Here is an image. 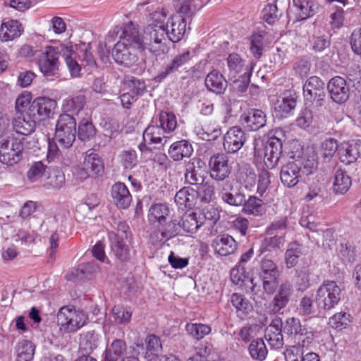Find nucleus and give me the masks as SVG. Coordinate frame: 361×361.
I'll use <instances>...</instances> for the list:
<instances>
[{
	"label": "nucleus",
	"mask_w": 361,
	"mask_h": 361,
	"mask_svg": "<svg viewBox=\"0 0 361 361\" xmlns=\"http://www.w3.org/2000/svg\"><path fill=\"white\" fill-rule=\"evenodd\" d=\"M184 176L185 183L190 185H202L206 176L204 163L197 157L191 159L185 164Z\"/></svg>",
	"instance_id": "17"
},
{
	"label": "nucleus",
	"mask_w": 361,
	"mask_h": 361,
	"mask_svg": "<svg viewBox=\"0 0 361 361\" xmlns=\"http://www.w3.org/2000/svg\"><path fill=\"white\" fill-rule=\"evenodd\" d=\"M102 343V336L95 331L83 332L80 336L79 345L81 351L91 354Z\"/></svg>",
	"instance_id": "31"
},
{
	"label": "nucleus",
	"mask_w": 361,
	"mask_h": 361,
	"mask_svg": "<svg viewBox=\"0 0 361 361\" xmlns=\"http://www.w3.org/2000/svg\"><path fill=\"white\" fill-rule=\"evenodd\" d=\"M192 59L191 52L189 50L184 51L174 56L168 63H165L159 71L154 80L157 82H161L169 75L179 71L189 63Z\"/></svg>",
	"instance_id": "15"
},
{
	"label": "nucleus",
	"mask_w": 361,
	"mask_h": 361,
	"mask_svg": "<svg viewBox=\"0 0 361 361\" xmlns=\"http://www.w3.org/2000/svg\"><path fill=\"white\" fill-rule=\"evenodd\" d=\"M262 200L255 196H250L242 205L243 211L248 214L257 215L261 211Z\"/></svg>",
	"instance_id": "60"
},
{
	"label": "nucleus",
	"mask_w": 361,
	"mask_h": 361,
	"mask_svg": "<svg viewBox=\"0 0 361 361\" xmlns=\"http://www.w3.org/2000/svg\"><path fill=\"white\" fill-rule=\"evenodd\" d=\"M193 152L192 145L186 140L173 142L169 149V157L175 161L190 157Z\"/></svg>",
	"instance_id": "33"
},
{
	"label": "nucleus",
	"mask_w": 361,
	"mask_h": 361,
	"mask_svg": "<svg viewBox=\"0 0 361 361\" xmlns=\"http://www.w3.org/2000/svg\"><path fill=\"white\" fill-rule=\"evenodd\" d=\"M295 4L298 6L301 20L314 16L319 10V5L314 0H298Z\"/></svg>",
	"instance_id": "47"
},
{
	"label": "nucleus",
	"mask_w": 361,
	"mask_h": 361,
	"mask_svg": "<svg viewBox=\"0 0 361 361\" xmlns=\"http://www.w3.org/2000/svg\"><path fill=\"white\" fill-rule=\"evenodd\" d=\"M176 15H180L186 18V21L195 13L196 6L192 0H177L174 2Z\"/></svg>",
	"instance_id": "49"
},
{
	"label": "nucleus",
	"mask_w": 361,
	"mask_h": 361,
	"mask_svg": "<svg viewBox=\"0 0 361 361\" xmlns=\"http://www.w3.org/2000/svg\"><path fill=\"white\" fill-rule=\"evenodd\" d=\"M202 224V222L198 221L195 212L184 214L180 221L181 229L190 233L197 232Z\"/></svg>",
	"instance_id": "48"
},
{
	"label": "nucleus",
	"mask_w": 361,
	"mask_h": 361,
	"mask_svg": "<svg viewBox=\"0 0 361 361\" xmlns=\"http://www.w3.org/2000/svg\"><path fill=\"white\" fill-rule=\"evenodd\" d=\"M47 166L42 161L34 162L27 172V180L30 183L38 181L44 174Z\"/></svg>",
	"instance_id": "59"
},
{
	"label": "nucleus",
	"mask_w": 361,
	"mask_h": 361,
	"mask_svg": "<svg viewBox=\"0 0 361 361\" xmlns=\"http://www.w3.org/2000/svg\"><path fill=\"white\" fill-rule=\"evenodd\" d=\"M154 124L149 125L143 133V140L149 144L165 145L171 137V133L177 127L176 116L169 112L161 111L159 118L153 120Z\"/></svg>",
	"instance_id": "3"
},
{
	"label": "nucleus",
	"mask_w": 361,
	"mask_h": 361,
	"mask_svg": "<svg viewBox=\"0 0 361 361\" xmlns=\"http://www.w3.org/2000/svg\"><path fill=\"white\" fill-rule=\"evenodd\" d=\"M304 175L302 169L299 168L298 163L294 160L282 166L280 171V178L282 183L288 187L295 186Z\"/></svg>",
	"instance_id": "21"
},
{
	"label": "nucleus",
	"mask_w": 361,
	"mask_h": 361,
	"mask_svg": "<svg viewBox=\"0 0 361 361\" xmlns=\"http://www.w3.org/2000/svg\"><path fill=\"white\" fill-rule=\"evenodd\" d=\"M212 246L214 252L221 256H228L235 253L238 249V243L227 233L218 235L212 241Z\"/></svg>",
	"instance_id": "23"
},
{
	"label": "nucleus",
	"mask_w": 361,
	"mask_h": 361,
	"mask_svg": "<svg viewBox=\"0 0 361 361\" xmlns=\"http://www.w3.org/2000/svg\"><path fill=\"white\" fill-rule=\"evenodd\" d=\"M296 106L295 94L290 92H285L275 104L276 116L281 118H286L293 114Z\"/></svg>",
	"instance_id": "28"
},
{
	"label": "nucleus",
	"mask_w": 361,
	"mask_h": 361,
	"mask_svg": "<svg viewBox=\"0 0 361 361\" xmlns=\"http://www.w3.org/2000/svg\"><path fill=\"white\" fill-rule=\"evenodd\" d=\"M282 152L281 140L276 137H271L264 145H256L254 147V157L257 162L263 161L268 169H274L279 161Z\"/></svg>",
	"instance_id": "4"
},
{
	"label": "nucleus",
	"mask_w": 361,
	"mask_h": 361,
	"mask_svg": "<svg viewBox=\"0 0 361 361\" xmlns=\"http://www.w3.org/2000/svg\"><path fill=\"white\" fill-rule=\"evenodd\" d=\"M282 326L281 319L275 318L265 329L264 337L272 348L279 349L283 345Z\"/></svg>",
	"instance_id": "24"
},
{
	"label": "nucleus",
	"mask_w": 361,
	"mask_h": 361,
	"mask_svg": "<svg viewBox=\"0 0 361 361\" xmlns=\"http://www.w3.org/2000/svg\"><path fill=\"white\" fill-rule=\"evenodd\" d=\"M24 31L21 23L17 20H4L0 25V40L10 42L18 38Z\"/></svg>",
	"instance_id": "25"
},
{
	"label": "nucleus",
	"mask_w": 361,
	"mask_h": 361,
	"mask_svg": "<svg viewBox=\"0 0 361 361\" xmlns=\"http://www.w3.org/2000/svg\"><path fill=\"white\" fill-rule=\"evenodd\" d=\"M242 118L251 130H257L264 127L267 123V116L260 109H250L242 116Z\"/></svg>",
	"instance_id": "36"
},
{
	"label": "nucleus",
	"mask_w": 361,
	"mask_h": 361,
	"mask_svg": "<svg viewBox=\"0 0 361 361\" xmlns=\"http://www.w3.org/2000/svg\"><path fill=\"white\" fill-rule=\"evenodd\" d=\"M303 255V246L298 242L290 243L285 252V263L288 269L294 267Z\"/></svg>",
	"instance_id": "42"
},
{
	"label": "nucleus",
	"mask_w": 361,
	"mask_h": 361,
	"mask_svg": "<svg viewBox=\"0 0 361 361\" xmlns=\"http://www.w3.org/2000/svg\"><path fill=\"white\" fill-rule=\"evenodd\" d=\"M204 83L207 89L216 94H224L227 87V80L216 70H213L207 75Z\"/></svg>",
	"instance_id": "29"
},
{
	"label": "nucleus",
	"mask_w": 361,
	"mask_h": 361,
	"mask_svg": "<svg viewBox=\"0 0 361 361\" xmlns=\"http://www.w3.org/2000/svg\"><path fill=\"white\" fill-rule=\"evenodd\" d=\"M85 103V97L82 94H77L65 99L62 109L66 113L78 114L83 109Z\"/></svg>",
	"instance_id": "43"
},
{
	"label": "nucleus",
	"mask_w": 361,
	"mask_h": 361,
	"mask_svg": "<svg viewBox=\"0 0 361 361\" xmlns=\"http://www.w3.org/2000/svg\"><path fill=\"white\" fill-rule=\"evenodd\" d=\"M99 265L92 262L80 264L77 268L73 269L66 276L69 281H77L89 279L93 274L99 271Z\"/></svg>",
	"instance_id": "35"
},
{
	"label": "nucleus",
	"mask_w": 361,
	"mask_h": 361,
	"mask_svg": "<svg viewBox=\"0 0 361 361\" xmlns=\"http://www.w3.org/2000/svg\"><path fill=\"white\" fill-rule=\"evenodd\" d=\"M341 288L334 281L326 280L317 291L316 302L320 308L329 310L341 300Z\"/></svg>",
	"instance_id": "8"
},
{
	"label": "nucleus",
	"mask_w": 361,
	"mask_h": 361,
	"mask_svg": "<svg viewBox=\"0 0 361 361\" xmlns=\"http://www.w3.org/2000/svg\"><path fill=\"white\" fill-rule=\"evenodd\" d=\"M57 106L55 99L38 97L35 99L28 109V116L37 121L49 118L54 114Z\"/></svg>",
	"instance_id": "14"
},
{
	"label": "nucleus",
	"mask_w": 361,
	"mask_h": 361,
	"mask_svg": "<svg viewBox=\"0 0 361 361\" xmlns=\"http://www.w3.org/2000/svg\"><path fill=\"white\" fill-rule=\"evenodd\" d=\"M145 357L150 360L158 357L162 350V345L159 338L153 334L149 335L145 339Z\"/></svg>",
	"instance_id": "46"
},
{
	"label": "nucleus",
	"mask_w": 361,
	"mask_h": 361,
	"mask_svg": "<svg viewBox=\"0 0 361 361\" xmlns=\"http://www.w3.org/2000/svg\"><path fill=\"white\" fill-rule=\"evenodd\" d=\"M285 243L284 235L265 238L260 243L259 252L260 254L277 252L283 248Z\"/></svg>",
	"instance_id": "39"
},
{
	"label": "nucleus",
	"mask_w": 361,
	"mask_h": 361,
	"mask_svg": "<svg viewBox=\"0 0 361 361\" xmlns=\"http://www.w3.org/2000/svg\"><path fill=\"white\" fill-rule=\"evenodd\" d=\"M351 184V178L346 171L342 169L336 170L332 186L334 192L338 195H343L348 191Z\"/></svg>",
	"instance_id": "38"
},
{
	"label": "nucleus",
	"mask_w": 361,
	"mask_h": 361,
	"mask_svg": "<svg viewBox=\"0 0 361 361\" xmlns=\"http://www.w3.org/2000/svg\"><path fill=\"white\" fill-rule=\"evenodd\" d=\"M339 146L336 140L334 138L326 139L321 147L322 156L325 161H329L335 154L336 152H338Z\"/></svg>",
	"instance_id": "58"
},
{
	"label": "nucleus",
	"mask_w": 361,
	"mask_h": 361,
	"mask_svg": "<svg viewBox=\"0 0 361 361\" xmlns=\"http://www.w3.org/2000/svg\"><path fill=\"white\" fill-rule=\"evenodd\" d=\"M283 331L294 336L296 345H309L313 341V333L302 326L300 319L295 317L286 319Z\"/></svg>",
	"instance_id": "12"
},
{
	"label": "nucleus",
	"mask_w": 361,
	"mask_h": 361,
	"mask_svg": "<svg viewBox=\"0 0 361 361\" xmlns=\"http://www.w3.org/2000/svg\"><path fill=\"white\" fill-rule=\"evenodd\" d=\"M240 179L243 182L246 188L252 187L256 181V175L254 169L249 165L243 166L240 171Z\"/></svg>",
	"instance_id": "62"
},
{
	"label": "nucleus",
	"mask_w": 361,
	"mask_h": 361,
	"mask_svg": "<svg viewBox=\"0 0 361 361\" xmlns=\"http://www.w3.org/2000/svg\"><path fill=\"white\" fill-rule=\"evenodd\" d=\"M69 50L65 44L59 46L46 47L39 56L38 65L42 73L47 78L55 76L58 73L59 56L68 54Z\"/></svg>",
	"instance_id": "5"
},
{
	"label": "nucleus",
	"mask_w": 361,
	"mask_h": 361,
	"mask_svg": "<svg viewBox=\"0 0 361 361\" xmlns=\"http://www.w3.org/2000/svg\"><path fill=\"white\" fill-rule=\"evenodd\" d=\"M230 301L237 312L247 313L252 308L250 302L240 293H233L231 296Z\"/></svg>",
	"instance_id": "53"
},
{
	"label": "nucleus",
	"mask_w": 361,
	"mask_h": 361,
	"mask_svg": "<svg viewBox=\"0 0 361 361\" xmlns=\"http://www.w3.org/2000/svg\"><path fill=\"white\" fill-rule=\"evenodd\" d=\"M23 145L20 140L8 137L0 142V162L13 166L22 159Z\"/></svg>",
	"instance_id": "9"
},
{
	"label": "nucleus",
	"mask_w": 361,
	"mask_h": 361,
	"mask_svg": "<svg viewBox=\"0 0 361 361\" xmlns=\"http://www.w3.org/2000/svg\"><path fill=\"white\" fill-rule=\"evenodd\" d=\"M78 56L81 61L85 63V66L90 68H94L96 66L95 60L90 51V44H82L78 49Z\"/></svg>",
	"instance_id": "61"
},
{
	"label": "nucleus",
	"mask_w": 361,
	"mask_h": 361,
	"mask_svg": "<svg viewBox=\"0 0 361 361\" xmlns=\"http://www.w3.org/2000/svg\"><path fill=\"white\" fill-rule=\"evenodd\" d=\"M281 13L279 11L276 2L268 3L262 10L263 19L269 24H274L279 20Z\"/></svg>",
	"instance_id": "54"
},
{
	"label": "nucleus",
	"mask_w": 361,
	"mask_h": 361,
	"mask_svg": "<svg viewBox=\"0 0 361 361\" xmlns=\"http://www.w3.org/2000/svg\"><path fill=\"white\" fill-rule=\"evenodd\" d=\"M246 134L240 128L234 126L230 128L224 137V148L230 154L238 152L246 141Z\"/></svg>",
	"instance_id": "19"
},
{
	"label": "nucleus",
	"mask_w": 361,
	"mask_h": 361,
	"mask_svg": "<svg viewBox=\"0 0 361 361\" xmlns=\"http://www.w3.org/2000/svg\"><path fill=\"white\" fill-rule=\"evenodd\" d=\"M127 354L126 343L123 340L114 339L111 343L106 345L103 353V361H118Z\"/></svg>",
	"instance_id": "32"
},
{
	"label": "nucleus",
	"mask_w": 361,
	"mask_h": 361,
	"mask_svg": "<svg viewBox=\"0 0 361 361\" xmlns=\"http://www.w3.org/2000/svg\"><path fill=\"white\" fill-rule=\"evenodd\" d=\"M227 63L229 72L235 76L236 74L246 71L247 68H245V62L237 54H231L227 58Z\"/></svg>",
	"instance_id": "56"
},
{
	"label": "nucleus",
	"mask_w": 361,
	"mask_h": 361,
	"mask_svg": "<svg viewBox=\"0 0 361 361\" xmlns=\"http://www.w3.org/2000/svg\"><path fill=\"white\" fill-rule=\"evenodd\" d=\"M293 293V288L289 282L282 283L270 304L271 312L276 314L283 310L289 302Z\"/></svg>",
	"instance_id": "22"
},
{
	"label": "nucleus",
	"mask_w": 361,
	"mask_h": 361,
	"mask_svg": "<svg viewBox=\"0 0 361 361\" xmlns=\"http://www.w3.org/2000/svg\"><path fill=\"white\" fill-rule=\"evenodd\" d=\"M145 49L149 50L146 43V34L140 35L138 27L132 22L124 24L119 35V41L112 49L115 62L125 67H131L138 61L137 52Z\"/></svg>",
	"instance_id": "2"
},
{
	"label": "nucleus",
	"mask_w": 361,
	"mask_h": 361,
	"mask_svg": "<svg viewBox=\"0 0 361 361\" xmlns=\"http://www.w3.org/2000/svg\"><path fill=\"white\" fill-rule=\"evenodd\" d=\"M197 197V191L190 187H185L176 192L174 200L179 207L192 208L195 205Z\"/></svg>",
	"instance_id": "37"
},
{
	"label": "nucleus",
	"mask_w": 361,
	"mask_h": 361,
	"mask_svg": "<svg viewBox=\"0 0 361 361\" xmlns=\"http://www.w3.org/2000/svg\"><path fill=\"white\" fill-rule=\"evenodd\" d=\"M299 168L302 169L304 175L312 174L317 169L318 157L313 147H307L302 149V154L294 159Z\"/></svg>",
	"instance_id": "20"
},
{
	"label": "nucleus",
	"mask_w": 361,
	"mask_h": 361,
	"mask_svg": "<svg viewBox=\"0 0 361 361\" xmlns=\"http://www.w3.org/2000/svg\"><path fill=\"white\" fill-rule=\"evenodd\" d=\"M104 171V164L99 156L91 151L83 156V163L79 166L74 173L77 178L85 180L91 176H99Z\"/></svg>",
	"instance_id": "11"
},
{
	"label": "nucleus",
	"mask_w": 361,
	"mask_h": 361,
	"mask_svg": "<svg viewBox=\"0 0 361 361\" xmlns=\"http://www.w3.org/2000/svg\"><path fill=\"white\" fill-rule=\"evenodd\" d=\"M280 272L276 264L268 259H262L260 263L259 277L263 289L267 294H273L279 287Z\"/></svg>",
	"instance_id": "10"
},
{
	"label": "nucleus",
	"mask_w": 361,
	"mask_h": 361,
	"mask_svg": "<svg viewBox=\"0 0 361 361\" xmlns=\"http://www.w3.org/2000/svg\"><path fill=\"white\" fill-rule=\"evenodd\" d=\"M65 184V174L59 170H54L50 173L45 183L47 189L57 190Z\"/></svg>",
	"instance_id": "51"
},
{
	"label": "nucleus",
	"mask_w": 361,
	"mask_h": 361,
	"mask_svg": "<svg viewBox=\"0 0 361 361\" xmlns=\"http://www.w3.org/2000/svg\"><path fill=\"white\" fill-rule=\"evenodd\" d=\"M251 357L254 360L263 361L266 359L268 350L262 338L253 340L248 347Z\"/></svg>",
	"instance_id": "45"
},
{
	"label": "nucleus",
	"mask_w": 361,
	"mask_h": 361,
	"mask_svg": "<svg viewBox=\"0 0 361 361\" xmlns=\"http://www.w3.org/2000/svg\"><path fill=\"white\" fill-rule=\"evenodd\" d=\"M323 81L317 76L310 77L303 85V95L305 104L316 103V106H322L325 94Z\"/></svg>",
	"instance_id": "13"
},
{
	"label": "nucleus",
	"mask_w": 361,
	"mask_h": 361,
	"mask_svg": "<svg viewBox=\"0 0 361 361\" xmlns=\"http://www.w3.org/2000/svg\"><path fill=\"white\" fill-rule=\"evenodd\" d=\"M210 176L216 181H223L231 173L228 157L225 154H217L210 157L209 161Z\"/></svg>",
	"instance_id": "16"
},
{
	"label": "nucleus",
	"mask_w": 361,
	"mask_h": 361,
	"mask_svg": "<svg viewBox=\"0 0 361 361\" xmlns=\"http://www.w3.org/2000/svg\"><path fill=\"white\" fill-rule=\"evenodd\" d=\"M308 345H293L286 349V361H320L319 355L308 350Z\"/></svg>",
	"instance_id": "27"
},
{
	"label": "nucleus",
	"mask_w": 361,
	"mask_h": 361,
	"mask_svg": "<svg viewBox=\"0 0 361 361\" xmlns=\"http://www.w3.org/2000/svg\"><path fill=\"white\" fill-rule=\"evenodd\" d=\"M96 133V129L92 122L83 119L79 123L78 137L82 141L90 140Z\"/></svg>",
	"instance_id": "57"
},
{
	"label": "nucleus",
	"mask_w": 361,
	"mask_h": 361,
	"mask_svg": "<svg viewBox=\"0 0 361 361\" xmlns=\"http://www.w3.org/2000/svg\"><path fill=\"white\" fill-rule=\"evenodd\" d=\"M351 315L346 312H338L334 314L329 319V325L337 330H343L351 322Z\"/></svg>",
	"instance_id": "50"
},
{
	"label": "nucleus",
	"mask_w": 361,
	"mask_h": 361,
	"mask_svg": "<svg viewBox=\"0 0 361 361\" xmlns=\"http://www.w3.org/2000/svg\"><path fill=\"white\" fill-rule=\"evenodd\" d=\"M36 121L29 116L28 119L24 116L19 115L14 118L13 121V128L14 130L22 135H29L35 130Z\"/></svg>",
	"instance_id": "41"
},
{
	"label": "nucleus",
	"mask_w": 361,
	"mask_h": 361,
	"mask_svg": "<svg viewBox=\"0 0 361 361\" xmlns=\"http://www.w3.org/2000/svg\"><path fill=\"white\" fill-rule=\"evenodd\" d=\"M76 137V121L68 114L60 115L55 130V138L60 146L67 149L71 147Z\"/></svg>",
	"instance_id": "7"
},
{
	"label": "nucleus",
	"mask_w": 361,
	"mask_h": 361,
	"mask_svg": "<svg viewBox=\"0 0 361 361\" xmlns=\"http://www.w3.org/2000/svg\"><path fill=\"white\" fill-rule=\"evenodd\" d=\"M110 238L111 252L116 259L121 262L130 260L131 256L130 248L123 240L116 234H112Z\"/></svg>",
	"instance_id": "34"
},
{
	"label": "nucleus",
	"mask_w": 361,
	"mask_h": 361,
	"mask_svg": "<svg viewBox=\"0 0 361 361\" xmlns=\"http://www.w3.org/2000/svg\"><path fill=\"white\" fill-rule=\"evenodd\" d=\"M202 138L205 140H216L221 134V129L215 123H209L202 128Z\"/></svg>",
	"instance_id": "64"
},
{
	"label": "nucleus",
	"mask_w": 361,
	"mask_h": 361,
	"mask_svg": "<svg viewBox=\"0 0 361 361\" xmlns=\"http://www.w3.org/2000/svg\"><path fill=\"white\" fill-rule=\"evenodd\" d=\"M111 197L116 205L121 209H127L132 202V196L128 188L121 182L113 185Z\"/></svg>",
	"instance_id": "30"
},
{
	"label": "nucleus",
	"mask_w": 361,
	"mask_h": 361,
	"mask_svg": "<svg viewBox=\"0 0 361 361\" xmlns=\"http://www.w3.org/2000/svg\"><path fill=\"white\" fill-rule=\"evenodd\" d=\"M165 12L156 11L152 14L153 23L145 28L146 43L149 51L159 56L168 50L167 39L173 42H179L187 31L186 18L180 15H173L165 24Z\"/></svg>",
	"instance_id": "1"
},
{
	"label": "nucleus",
	"mask_w": 361,
	"mask_h": 361,
	"mask_svg": "<svg viewBox=\"0 0 361 361\" xmlns=\"http://www.w3.org/2000/svg\"><path fill=\"white\" fill-rule=\"evenodd\" d=\"M35 353V345L31 341L23 340L16 346V361H31Z\"/></svg>",
	"instance_id": "44"
},
{
	"label": "nucleus",
	"mask_w": 361,
	"mask_h": 361,
	"mask_svg": "<svg viewBox=\"0 0 361 361\" xmlns=\"http://www.w3.org/2000/svg\"><path fill=\"white\" fill-rule=\"evenodd\" d=\"M361 152V144L358 141L343 142L338 149V156L341 162L350 164L358 159Z\"/></svg>",
	"instance_id": "26"
},
{
	"label": "nucleus",
	"mask_w": 361,
	"mask_h": 361,
	"mask_svg": "<svg viewBox=\"0 0 361 361\" xmlns=\"http://www.w3.org/2000/svg\"><path fill=\"white\" fill-rule=\"evenodd\" d=\"M185 330L194 338L200 340L211 332V327L202 324H188Z\"/></svg>",
	"instance_id": "55"
},
{
	"label": "nucleus",
	"mask_w": 361,
	"mask_h": 361,
	"mask_svg": "<svg viewBox=\"0 0 361 361\" xmlns=\"http://www.w3.org/2000/svg\"><path fill=\"white\" fill-rule=\"evenodd\" d=\"M112 311L114 320L116 322L126 324L130 321L132 312L124 307L116 305L114 307Z\"/></svg>",
	"instance_id": "63"
},
{
	"label": "nucleus",
	"mask_w": 361,
	"mask_h": 361,
	"mask_svg": "<svg viewBox=\"0 0 361 361\" xmlns=\"http://www.w3.org/2000/svg\"><path fill=\"white\" fill-rule=\"evenodd\" d=\"M66 47L69 50L68 54H62V56L64 58L67 67L69 70V72L73 77H78L80 75V72L81 70L80 65L78 64V61L73 57V54H74V51L73 49V47L71 44H65Z\"/></svg>",
	"instance_id": "52"
},
{
	"label": "nucleus",
	"mask_w": 361,
	"mask_h": 361,
	"mask_svg": "<svg viewBox=\"0 0 361 361\" xmlns=\"http://www.w3.org/2000/svg\"><path fill=\"white\" fill-rule=\"evenodd\" d=\"M169 213L170 210L167 205L161 203L154 204L148 210V221L151 224L158 223L161 225L165 222Z\"/></svg>",
	"instance_id": "40"
},
{
	"label": "nucleus",
	"mask_w": 361,
	"mask_h": 361,
	"mask_svg": "<svg viewBox=\"0 0 361 361\" xmlns=\"http://www.w3.org/2000/svg\"><path fill=\"white\" fill-rule=\"evenodd\" d=\"M57 324L61 331L75 332L82 328L87 322V315L72 306H63L57 312Z\"/></svg>",
	"instance_id": "6"
},
{
	"label": "nucleus",
	"mask_w": 361,
	"mask_h": 361,
	"mask_svg": "<svg viewBox=\"0 0 361 361\" xmlns=\"http://www.w3.org/2000/svg\"><path fill=\"white\" fill-rule=\"evenodd\" d=\"M327 89L331 99L336 104H343L349 98V85L341 76L331 78L327 85Z\"/></svg>",
	"instance_id": "18"
}]
</instances>
